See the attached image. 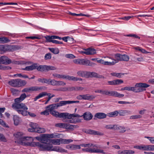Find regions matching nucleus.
<instances>
[{
    "label": "nucleus",
    "instance_id": "f257e3e1",
    "mask_svg": "<svg viewBox=\"0 0 154 154\" xmlns=\"http://www.w3.org/2000/svg\"><path fill=\"white\" fill-rule=\"evenodd\" d=\"M50 139L45 137L41 140V143L39 142H34L35 146H38L40 150L42 151H53L54 147L52 144L49 143Z\"/></svg>",
    "mask_w": 154,
    "mask_h": 154
},
{
    "label": "nucleus",
    "instance_id": "f03ea898",
    "mask_svg": "<svg viewBox=\"0 0 154 154\" xmlns=\"http://www.w3.org/2000/svg\"><path fill=\"white\" fill-rule=\"evenodd\" d=\"M79 102V101H64L63 100L60 102L59 103L56 104H53L49 105L47 106V108H49L48 110L49 112L53 111L54 109H57L60 106L67 104H70L73 103H78Z\"/></svg>",
    "mask_w": 154,
    "mask_h": 154
},
{
    "label": "nucleus",
    "instance_id": "7ed1b4c3",
    "mask_svg": "<svg viewBox=\"0 0 154 154\" xmlns=\"http://www.w3.org/2000/svg\"><path fill=\"white\" fill-rule=\"evenodd\" d=\"M18 106L21 109L17 110V112L20 114H21L23 116H26L29 114L31 117H35L36 116V115L33 113L28 112L27 111L28 108L25 104H21L19 105Z\"/></svg>",
    "mask_w": 154,
    "mask_h": 154
},
{
    "label": "nucleus",
    "instance_id": "20e7f679",
    "mask_svg": "<svg viewBox=\"0 0 154 154\" xmlns=\"http://www.w3.org/2000/svg\"><path fill=\"white\" fill-rule=\"evenodd\" d=\"M26 97V94L23 93L22 94L20 97L17 98L15 99V103H13L12 107V108L17 111V110H20L21 109V108H20L18 106L19 105H21L22 104H24V103H21V102L24 100Z\"/></svg>",
    "mask_w": 154,
    "mask_h": 154
},
{
    "label": "nucleus",
    "instance_id": "39448f33",
    "mask_svg": "<svg viewBox=\"0 0 154 154\" xmlns=\"http://www.w3.org/2000/svg\"><path fill=\"white\" fill-rule=\"evenodd\" d=\"M19 49V47L17 45H0V53L3 52L13 51Z\"/></svg>",
    "mask_w": 154,
    "mask_h": 154
},
{
    "label": "nucleus",
    "instance_id": "423d86ee",
    "mask_svg": "<svg viewBox=\"0 0 154 154\" xmlns=\"http://www.w3.org/2000/svg\"><path fill=\"white\" fill-rule=\"evenodd\" d=\"M149 86V85L145 83H137L135 86L133 87V91L134 92L137 93L142 92L146 90L145 88Z\"/></svg>",
    "mask_w": 154,
    "mask_h": 154
},
{
    "label": "nucleus",
    "instance_id": "0eeeda50",
    "mask_svg": "<svg viewBox=\"0 0 154 154\" xmlns=\"http://www.w3.org/2000/svg\"><path fill=\"white\" fill-rule=\"evenodd\" d=\"M8 84L14 87H20L25 85L27 82L20 79H12L8 82Z\"/></svg>",
    "mask_w": 154,
    "mask_h": 154
},
{
    "label": "nucleus",
    "instance_id": "6e6552de",
    "mask_svg": "<svg viewBox=\"0 0 154 154\" xmlns=\"http://www.w3.org/2000/svg\"><path fill=\"white\" fill-rule=\"evenodd\" d=\"M106 95L116 97L119 98L122 97L124 96V94H120L117 91L108 90H107Z\"/></svg>",
    "mask_w": 154,
    "mask_h": 154
},
{
    "label": "nucleus",
    "instance_id": "1a4fd4ad",
    "mask_svg": "<svg viewBox=\"0 0 154 154\" xmlns=\"http://www.w3.org/2000/svg\"><path fill=\"white\" fill-rule=\"evenodd\" d=\"M11 60L5 56H2L0 57V63L7 65L11 63Z\"/></svg>",
    "mask_w": 154,
    "mask_h": 154
},
{
    "label": "nucleus",
    "instance_id": "9d476101",
    "mask_svg": "<svg viewBox=\"0 0 154 154\" xmlns=\"http://www.w3.org/2000/svg\"><path fill=\"white\" fill-rule=\"evenodd\" d=\"M84 50H85V51H81L80 53L88 55H93L96 53V50L93 48H89Z\"/></svg>",
    "mask_w": 154,
    "mask_h": 154
},
{
    "label": "nucleus",
    "instance_id": "9b49d317",
    "mask_svg": "<svg viewBox=\"0 0 154 154\" xmlns=\"http://www.w3.org/2000/svg\"><path fill=\"white\" fill-rule=\"evenodd\" d=\"M80 65L93 66L95 65V64L91 62L90 61L88 60L81 59Z\"/></svg>",
    "mask_w": 154,
    "mask_h": 154
},
{
    "label": "nucleus",
    "instance_id": "f8f14e48",
    "mask_svg": "<svg viewBox=\"0 0 154 154\" xmlns=\"http://www.w3.org/2000/svg\"><path fill=\"white\" fill-rule=\"evenodd\" d=\"M88 78L89 77H94L99 78H104V77L102 75H100L98 73L94 72H88Z\"/></svg>",
    "mask_w": 154,
    "mask_h": 154
},
{
    "label": "nucleus",
    "instance_id": "ddd939ff",
    "mask_svg": "<svg viewBox=\"0 0 154 154\" xmlns=\"http://www.w3.org/2000/svg\"><path fill=\"white\" fill-rule=\"evenodd\" d=\"M82 131L83 132L85 133L91 134H93L95 135H101L98 131L91 129H84L82 130Z\"/></svg>",
    "mask_w": 154,
    "mask_h": 154
},
{
    "label": "nucleus",
    "instance_id": "4468645a",
    "mask_svg": "<svg viewBox=\"0 0 154 154\" xmlns=\"http://www.w3.org/2000/svg\"><path fill=\"white\" fill-rule=\"evenodd\" d=\"M54 78H57L59 79L62 78L68 79L69 80V75H60L56 73L53 74Z\"/></svg>",
    "mask_w": 154,
    "mask_h": 154
},
{
    "label": "nucleus",
    "instance_id": "2eb2a0df",
    "mask_svg": "<svg viewBox=\"0 0 154 154\" xmlns=\"http://www.w3.org/2000/svg\"><path fill=\"white\" fill-rule=\"evenodd\" d=\"M14 136L17 139H19L20 140H26L27 137H23L22 136V133L21 132H18L14 134Z\"/></svg>",
    "mask_w": 154,
    "mask_h": 154
},
{
    "label": "nucleus",
    "instance_id": "dca6fc26",
    "mask_svg": "<svg viewBox=\"0 0 154 154\" xmlns=\"http://www.w3.org/2000/svg\"><path fill=\"white\" fill-rule=\"evenodd\" d=\"M85 120H89L91 119L93 117V115L89 112H85L82 115Z\"/></svg>",
    "mask_w": 154,
    "mask_h": 154
},
{
    "label": "nucleus",
    "instance_id": "f3484780",
    "mask_svg": "<svg viewBox=\"0 0 154 154\" xmlns=\"http://www.w3.org/2000/svg\"><path fill=\"white\" fill-rule=\"evenodd\" d=\"M122 54H120L117 53L116 54L114 55V57L115 59L109 57V58L111 59L112 60H113L114 62H116V63L118 62L119 61H121L122 57Z\"/></svg>",
    "mask_w": 154,
    "mask_h": 154
},
{
    "label": "nucleus",
    "instance_id": "a211bd4d",
    "mask_svg": "<svg viewBox=\"0 0 154 154\" xmlns=\"http://www.w3.org/2000/svg\"><path fill=\"white\" fill-rule=\"evenodd\" d=\"M69 91H82L84 89V88L82 87L75 86L69 87Z\"/></svg>",
    "mask_w": 154,
    "mask_h": 154
},
{
    "label": "nucleus",
    "instance_id": "6ab92c4d",
    "mask_svg": "<svg viewBox=\"0 0 154 154\" xmlns=\"http://www.w3.org/2000/svg\"><path fill=\"white\" fill-rule=\"evenodd\" d=\"M106 116L107 115L104 113L98 112L95 114L94 116L98 119H102L105 118Z\"/></svg>",
    "mask_w": 154,
    "mask_h": 154
},
{
    "label": "nucleus",
    "instance_id": "aec40b11",
    "mask_svg": "<svg viewBox=\"0 0 154 154\" xmlns=\"http://www.w3.org/2000/svg\"><path fill=\"white\" fill-rule=\"evenodd\" d=\"M70 114L67 112L60 113H59V118H63V119H70Z\"/></svg>",
    "mask_w": 154,
    "mask_h": 154
},
{
    "label": "nucleus",
    "instance_id": "412c9836",
    "mask_svg": "<svg viewBox=\"0 0 154 154\" xmlns=\"http://www.w3.org/2000/svg\"><path fill=\"white\" fill-rule=\"evenodd\" d=\"M88 72L83 71H80L77 72V74L80 76L88 78Z\"/></svg>",
    "mask_w": 154,
    "mask_h": 154
},
{
    "label": "nucleus",
    "instance_id": "4be33fe9",
    "mask_svg": "<svg viewBox=\"0 0 154 154\" xmlns=\"http://www.w3.org/2000/svg\"><path fill=\"white\" fill-rule=\"evenodd\" d=\"M66 148L71 149H79L81 147L80 145H78L69 144L67 145Z\"/></svg>",
    "mask_w": 154,
    "mask_h": 154
},
{
    "label": "nucleus",
    "instance_id": "5701e85b",
    "mask_svg": "<svg viewBox=\"0 0 154 154\" xmlns=\"http://www.w3.org/2000/svg\"><path fill=\"white\" fill-rule=\"evenodd\" d=\"M96 97L93 95H90L89 94L83 95V100H92L95 98Z\"/></svg>",
    "mask_w": 154,
    "mask_h": 154
},
{
    "label": "nucleus",
    "instance_id": "b1692460",
    "mask_svg": "<svg viewBox=\"0 0 154 154\" xmlns=\"http://www.w3.org/2000/svg\"><path fill=\"white\" fill-rule=\"evenodd\" d=\"M46 65H39L38 64L37 70L39 72H46Z\"/></svg>",
    "mask_w": 154,
    "mask_h": 154
},
{
    "label": "nucleus",
    "instance_id": "393cba45",
    "mask_svg": "<svg viewBox=\"0 0 154 154\" xmlns=\"http://www.w3.org/2000/svg\"><path fill=\"white\" fill-rule=\"evenodd\" d=\"M60 152H67V151L63 149L59 146H55L54 147L53 150Z\"/></svg>",
    "mask_w": 154,
    "mask_h": 154
},
{
    "label": "nucleus",
    "instance_id": "a878e982",
    "mask_svg": "<svg viewBox=\"0 0 154 154\" xmlns=\"http://www.w3.org/2000/svg\"><path fill=\"white\" fill-rule=\"evenodd\" d=\"M35 91L34 87L32 86L30 87L26 88H24L22 91V92H30Z\"/></svg>",
    "mask_w": 154,
    "mask_h": 154
},
{
    "label": "nucleus",
    "instance_id": "bb28decb",
    "mask_svg": "<svg viewBox=\"0 0 154 154\" xmlns=\"http://www.w3.org/2000/svg\"><path fill=\"white\" fill-rule=\"evenodd\" d=\"M35 91H44L46 90L47 89L46 87L43 86L38 87L37 86H34Z\"/></svg>",
    "mask_w": 154,
    "mask_h": 154
},
{
    "label": "nucleus",
    "instance_id": "cd10ccee",
    "mask_svg": "<svg viewBox=\"0 0 154 154\" xmlns=\"http://www.w3.org/2000/svg\"><path fill=\"white\" fill-rule=\"evenodd\" d=\"M46 93L47 92H42L39 93L38 95L36 96L35 98H34V101H35L37 99L46 96V95H47Z\"/></svg>",
    "mask_w": 154,
    "mask_h": 154
},
{
    "label": "nucleus",
    "instance_id": "c85d7f7f",
    "mask_svg": "<svg viewBox=\"0 0 154 154\" xmlns=\"http://www.w3.org/2000/svg\"><path fill=\"white\" fill-rule=\"evenodd\" d=\"M78 127V126L77 125H69L66 123L65 128L72 130L74 129V128H77Z\"/></svg>",
    "mask_w": 154,
    "mask_h": 154
},
{
    "label": "nucleus",
    "instance_id": "c756f323",
    "mask_svg": "<svg viewBox=\"0 0 154 154\" xmlns=\"http://www.w3.org/2000/svg\"><path fill=\"white\" fill-rule=\"evenodd\" d=\"M131 113V111L127 110H121L119 112V114L120 116H125V114L128 113L130 114Z\"/></svg>",
    "mask_w": 154,
    "mask_h": 154
},
{
    "label": "nucleus",
    "instance_id": "7c9ffc66",
    "mask_svg": "<svg viewBox=\"0 0 154 154\" xmlns=\"http://www.w3.org/2000/svg\"><path fill=\"white\" fill-rule=\"evenodd\" d=\"M10 41V40L7 37H3L0 38V43H8Z\"/></svg>",
    "mask_w": 154,
    "mask_h": 154
},
{
    "label": "nucleus",
    "instance_id": "2f4dec72",
    "mask_svg": "<svg viewBox=\"0 0 154 154\" xmlns=\"http://www.w3.org/2000/svg\"><path fill=\"white\" fill-rule=\"evenodd\" d=\"M115 129L119 131L121 133H124L126 131L124 127L119 126L118 125H116Z\"/></svg>",
    "mask_w": 154,
    "mask_h": 154
},
{
    "label": "nucleus",
    "instance_id": "473e14b6",
    "mask_svg": "<svg viewBox=\"0 0 154 154\" xmlns=\"http://www.w3.org/2000/svg\"><path fill=\"white\" fill-rule=\"evenodd\" d=\"M13 120L14 125H17L19 124L20 123V118L17 115L14 116Z\"/></svg>",
    "mask_w": 154,
    "mask_h": 154
},
{
    "label": "nucleus",
    "instance_id": "72a5a7b5",
    "mask_svg": "<svg viewBox=\"0 0 154 154\" xmlns=\"http://www.w3.org/2000/svg\"><path fill=\"white\" fill-rule=\"evenodd\" d=\"M58 36L55 35L47 36L45 37V38L47 41L53 40V39H58Z\"/></svg>",
    "mask_w": 154,
    "mask_h": 154
},
{
    "label": "nucleus",
    "instance_id": "f704fd0d",
    "mask_svg": "<svg viewBox=\"0 0 154 154\" xmlns=\"http://www.w3.org/2000/svg\"><path fill=\"white\" fill-rule=\"evenodd\" d=\"M124 73H116V72H112L110 73L111 75L113 76H116L119 78H121L122 75H124Z\"/></svg>",
    "mask_w": 154,
    "mask_h": 154
},
{
    "label": "nucleus",
    "instance_id": "c9c22d12",
    "mask_svg": "<svg viewBox=\"0 0 154 154\" xmlns=\"http://www.w3.org/2000/svg\"><path fill=\"white\" fill-rule=\"evenodd\" d=\"M82 79L80 78H78L69 75V80L77 81H82Z\"/></svg>",
    "mask_w": 154,
    "mask_h": 154
},
{
    "label": "nucleus",
    "instance_id": "e433bc0d",
    "mask_svg": "<svg viewBox=\"0 0 154 154\" xmlns=\"http://www.w3.org/2000/svg\"><path fill=\"white\" fill-rule=\"evenodd\" d=\"M119 112L117 111H116L108 113V115L109 117H112L117 116Z\"/></svg>",
    "mask_w": 154,
    "mask_h": 154
},
{
    "label": "nucleus",
    "instance_id": "4c0bfd02",
    "mask_svg": "<svg viewBox=\"0 0 154 154\" xmlns=\"http://www.w3.org/2000/svg\"><path fill=\"white\" fill-rule=\"evenodd\" d=\"M49 50L54 54H57L59 53V51L58 48H49Z\"/></svg>",
    "mask_w": 154,
    "mask_h": 154
},
{
    "label": "nucleus",
    "instance_id": "58836bf2",
    "mask_svg": "<svg viewBox=\"0 0 154 154\" xmlns=\"http://www.w3.org/2000/svg\"><path fill=\"white\" fill-rule=\"evenodd\" d=\"M66 124L64 123H58L56 124L55 126L57 127L65 128Z\"/></svg>",
    "mask_w": 154,
    "mask_h": 154
},
{
    "label": "nucleus",
    "instance_id": "ea45409f",
    "mask_svg": "<svg viewBox=\"0 0 154 154\" xmlns=\"http://www.w3.org/2000/svg\"><path fill=\"white\" fill-rule=\"evenodd\" d=\"M36 131V132L38 133H44L45 131V130L44 128H39L38 126Z\"/></svg>",
    "mask_w": 154,
    "mask_h": 154
},
{
    "label": "nucleus",
    "instance_id": "a19ab883",
    "mask_svg": "<svg viewBox=\"0 0 154 154\" xmlns=\"http://www.w3.org/2000/svg\"><path fill=\"white\" fill-rule=\"evenodd\" d=\"M46 72L49 70H54L57 69V68L54 66L46 65Z\"/></svg>",
    "mask_w": 154,
    "mask_h": 154
},
{
    "label": "nucleus",
    "instance_id": "79ce46f5",
    "mask_svg": "<svg viewBox=\"0 0 154 154\" xmlns=\"http://www.w3.org/2000/svg\"><path fill=\"white\" fill-rule=\"evenodd\" d=\"M129 57L125 54H122V57L121 61H128L129 60Z\"/></svg>",
    "mask_w": 154,
    "mask_h": 154
},
{
    "label": "nucleus",
    "instance_id": "37998d69",
    "mask_svg": "<svg viewBox=\"0 0 154 154\" xmlns=\"http://www.w3.org/2000/svg\"><path fill=\"white\" fill-rule=\"evenodd\" d=\"M56 91H69V87L67 88H57L54 89Z\"/></svg>",
    "mask_w": 154,
    "mask_h": 154
},
{
    "label": "nucleus",
    "instance_id": "c03bdc74",
    "mask_svg": "<svg viewBox=\"0 0 154 154\" xmlns=\"http://www.w3.org/2000/svg\"><path fill=\"white\" fill-rule=\"evenodd\" d=\"M50 113L54 116L57 117L59 118V113L55 110L50 112Z\"/></svg>",
    "mask_w": 154,
    "mask_h": 154
},
{
    "label": "nucleus",
    "instance_id": "a18cd8bd",
    "mask_svg": "<svg viewBox=\"0 0 154 154\" xmlns=\"http://www.w3.org/2000/svg\"><path fill=\"white\" fill-rule=\"evenodd\" d=\"M141 117L142 116L140 115H135L131 116L130 117V119H140Z\"/></svg>",
    "mask_w": 154,
    "mask_h": 154
},
{
    "label": "nucleus",
    "instance_id": "49530a36",
    "mask_svg": "<svg viewBox=\"0 0 154 154\" xmlns=\"http://www.w3.org/2000/svg\"><path fill=\"white\" fill-rule=\"evenodd\" d=\"M52 142L54 144L60 145V143H61V140L60 139L52 140Z\"/></svg>",
    "mask_w": 154,
    "mask_h": 154
},
{
    "label": "nucleus",
    "instance_id": "de8ad7c7",
    "mask_svg": "<svg viewBox=\"0 0 154 154\" xmlns=\"http://www.w3.org/2000/svg\"><path fill=\"white\" fill-rule=\"evenodd\" d=\"M72 141L71 139H61V143L64 144H68Z\"/></svg>",
    "mask_w": 154,
    "mask_h": 154
},
{
    "label": "nucleus",
    "instance_id": "09e8293b",
    "mask_svg": "<svg viewBox=\"0 0 154 154\" xmlns=\"http://www.w3.org/2000/svg\"><path fill=\"white\" fill-rule=\"evenodd\" d=\"M11 91L14 95H17L20 92V91L19 90L14 88H11Z\"/></svg>",
    "mask_w": 154,
    "mask_h": 154
},
{
    "label": "nucleus",
    "instance_id": "8fccbe9b",
    "mask_svg": "<svg viewBox=\"0 0 154 154\" xmlns=\"http://www.w3.org/2000/svg\"><path fill=\"white\" fill-rule=\"evenodd\" d=\"M30 126L32 128L36 130L38 126V125L35 123L31 122L29 124Z\"/></svg>",
    "mask_w": 154,
    "mask_h": 154
},
{
    "label": "nucleus",
    "instance_id": "3c124183",
    "mask_svg": "<svg viewBox=\"0 0 154 154\" xmlns=\"http://www.w3.org/2000/svg\"><path fill=\"white\" fill-rule=\"evenodd\" d=\"M11 67L4 66L0 65V69L3 70H7L9 69H11Z\"/></svg>",
    "mask_w": 154,
    "mask_h": 154
},
{
    "label": "nucleus",
    "instance_id": "603ef678",
    "mask_svg": "<svg viewBox=\"0 0 154 154\" xmlns=\"http://www.w3.org/2000/svg\"><path fill=\"white\" fill-rule=\"evenodd\" d=\"M116 63V62H114L112 61V62H108V61H104L103 64L105 65H109V66H112L114 65Z\"/></svg>",
    "mask_w": 154,
    "mask_h": 154
},
{
    "label": "nucleus",
    "instance_id": "864d4df0",
    "mask_svg": "<svg viewBox=\"0 0 154 154\" xmlns=\"http://www.w3.org/2000/svg\"><path fill=\"white\" fill-rule=\"evenodd\" d=\"M0 141L4 142H6L7 141L5 136L3 134L1 133H0Z\"/></svg>",
    "mask_w": 154,
    "mask_h": 154
},
{
    "label": "nucleus",
    "instance_id": "5fc2aeb1",
    "mask_svg": "<svg viewBox=\"0 0 154 154\" xmlns=\"http://www.w3.org/2000/svg\"><path fill=\"white\" fill-rule=\"evenodd\" d=\"M25 140H20V141L19 142H18L20 144L22 145H24V146L28 145V143L27 142H26V141H25Z\"/></svg>",
    "mask_w": 154,
    "mask_h": 154
},
{
    "label": "nucleus",
    "instance_id": "6e6d98bb",
    "mask_svg": "<svg viewBox=\"0 0 154 154\" xmlns=\"http://www.w3.org/2000/svg\"><path fill=\"white\" fill-rule=\"evenodd\" d=\"M70 116H69V117H70V119H72V118H74V117L79 118V117L82 116V115L80 116L78 114H75V113L72 114H70Z\"/></svg>",
    "mask_w": 154,
    "mask_h": 154
},
{
    "label": "nucleus",
    "instance_id": "4d7b16f0",
    "mask_svg": "<svg viewBox=\"0 0 154 154\" xmlns=\"http://www.w3.org/2000/svg\"><path fill=\"white\" fill-rule=\"evenodd\" d=\"M51 58V55L50 53L46 54L45 56V59L46 60L50 59Z\"/></svg>",
    "mask_w": 154,
    "mask_h": 154
},
{
    "label": "nucleus",
    "instance_id": "13d9d810",
    "mask_svg": "<svg viewBox=\"0 0 154 154\" xmlns=\"http://www.w3.org/2000/svg\"><path fill=\"white\" fill-rule=\"evenodd\" d=\"M57 81L54 79L51 80L50 79L49 84L53 86H56L57 85Z\"/></svg>",
    "mask_w": 154,
    "mask_h": 154
},
{
    "label": "nucleus",
    "instance_id": "bf43d9fd",
    "mask_svg": "<svg viewBox=\"0 0 154 154\" xmlns=\"http://www.w3.org/2000/svg\"><path fill=\"white\" fill-rule=\"evenodd\" d=\"M48 42H52L53 43L56 44H63V43L62 42H61L59 41H58L56 40H51L47 41Z\"/></svg>",
    "mask_w": 154,
    "mask_h": 154
},
{
    "label": "nucleus",
    "instance_id": "052dcab7",
    "mask_svg": "<svg viewBox=\"0 0 154 154\" xmlns=\"http://www.w3.org/2000/svg\"><path fill=\"white\" fill-rule=\"evenodd\" d=\"M44 137H45L46 138H48L49 139V138H53L54 137V135L53 134H44Z\"/></svg>",
    "mask_w": 154,
    "mask_h": 154
},
{
    "label": "nucleus",
    "instance_id": "680f3d73",
    "mask_svg": "<svg viewBox=\"0 0 154 154\" xmlns=\"http://www.w3.org/2000/svg\"><path fill=\"white\" fill-rule=\"evenodd\" d=\"M66 85V83L62 81H57V85L64 86Z\"/></svg>",
    "mask_w": 154,
    "mask_h": 154
},
{
    "label": "nucleus",
    "instance_id": "e2e57ef3",
    "mask_svg": "<svg viewBox=\"0 0 154 154\" xmlns=\"http://www.w3.org/2000/svg\"><path fill=\"white\" fill-rule=\"evenodd\" d=\"M116 85H119L123 82V81L122 79L115 80Z\"/></svg>",
    "mask_w": 154,
    "mask_h": 154
},
{
    "label": "nucleus",
    "instance_id": "0e129e2a",
    "mask_svg": "<svg viewBox=\"0 0 154 154\" xmlns=\"http://www.w3.org/2000/svg\"><path fill=\"white\" fill-rule=\"evenodd\" d=\"M37 63H34L31 65L32 70L34 69L37 70Z\"/></svg>",
    "mask_w": 154,
    "mask_h": 154
},
{
    "label": "nucleus",
    "instance_id": "69168bd1",
    "mask_svg": "<svg viewBox=\"0 0 154 154\" xmlns=\"http://www.w3.org/2000/svg\"><path fill=\"white\" fill-rule=\"evenodd\" d=\"M66 57L67 58L70 59H73L75 57L72 54H67L66 55Z\"/></svg>",
    "mask_w": 154,
    "mask_h": 154
},
{
    "label": "nucleus",
    "instance_id": "338daca9",
    "mask_svg": "<svg viewBox=\"0 0 154 154\" xmlns=\"http://www.w3.org/2000/svg\"><path fill=\"white\" fill-rule=\"evenodd\" d=\"M145 137L148 139L151 143L154 144V137Z\"/></svg>",
    "mask_w": 154,
    "mask_h": 154
},
{
    "label": "nucleus",
    "instance_id": "774afa93",
    "mask_svg": "<svg viewBox=\"0 0 154 154\" xmlns=\"http://www.w3.org/2000/svg\"><path fill=\"white\" fill-rule=\"evenodd\" d=\"M148 150H149V151H154V145H148Z\"/></svg>",
    "mask_w": 154,
    "mask_h": 154
}]
</instances>
